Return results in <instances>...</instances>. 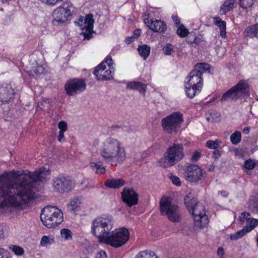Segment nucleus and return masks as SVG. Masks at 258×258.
I'll use <instances>...</instances> for the list:
<instances>
[{"label": "nucleus", "mask_w": 258, "mask_h": 258, "mask_svg": "<svg viewBox=\"0 0 258 258\" xmlns=\"http://www.w3.org/2000/svg\"><path fill=\"white\" fill-rule=\"evenodd\" d=\"M173 20L175 22V23L176 25H178L180 23L179 20L178 19V18L176 16H172Z\"/></svg>", "instance_id": "62"}, {"label": "nucleus", "mask_w": 258, "mask_h": 258, "mask_svg": "<svg viewBox=\"0 0 258 258\" xmlns=\"http://www.w3.org/2000/svg\"><path fill=\"white\" fill-rule=\"evenodd\" d=\"M221 143V142L218 140H216V141L210 140L207 142L206 146L210 149H216L219 148Z\"/></svg>", "instance_id": "38"}, {"label": "nucleus", "mask_w": 258, "mask_h": 258, "mask_svg": "<svg viewBox=\"0 0 258 258\" xmlns=\"http://www.w3.org/2000/svg\"><path fill=\"white\" fill-rule=\"evenodd\" d=\"M256 242H257V246H258V237H257V239H256Z\"/></svg>", "instance_id": "64"}, {"label": "nucleus", "mask_w": 258, "mask_h": 258, "mask_svg": "<svg viewBox=\"0 0 258 258\" xmlns=\"http://www.w3.org/2000/svg\"><path fill=\"white\" fill-rule=\"evenodd\" d=\"M0 258H11V256L8 250L0 248Z\"/></svg>", "instance_id": "46"}, {"label": "nucleus", "mask_w": 258, "mask_h": 258, "mask_svg": "<svg viewBox=\"0 0 258 258\" xmlns=\"http://www.w3.org/2000/svg\"><path fill=\"white\" fill-rule=\"evenodd\" d=\"M90 166L96 174H102L106 172V169L104 166L100 165L96 163L91 162Z\"/></svg>", "instance_id": "33"}, {"label": "nucleus", "mask_w": 258, "mask_h": 258, "mask_svg": "<svg viewBox=\"0 0 258 258\" xmlns=\"http://www.w3.org/2000/svg\"><path fill=\"white\" fill-rule=\"evenodd\" d=\"M74 180L69 176L59 174L53 179L54 188L60 193L69 192L74 187Z\"/></svg>", "instance_id": "14"}, {"label": "nucleus", "mask_w": 258, "mask_h": 258, "mask_svg": "<svg viewBox=\"0 0 258 258\" xmlns=\"http://www.w3.org/2000/svg\"><path fill=\"white\" fill-rule=\"evenodd\" d=\"M84 22V18L83 17H80L78 20V21L75 22L76 25H78L81 27H83Z\"/></svg>", "instance_id": "52"}, {"label": "nucleus", "mask_w": 258, "mask_h": 258, "mask_svg": "<svg viewBox=\"0 0 258 258\" xmlns=\"http://www.w3.org/2000/svg\"><path fill=\"white\" fill-rule=\"evenodd\" d=\"M100 154L106 163L112 166L121 164L126 157L123 144L112 138L107 139L103 143L100 149Z\"/></svg>", "instance_id": "2"}, {"label": "nucleus", "mask_w": 258, "mask_h": 258, "mask_svg": "<svg viewBox=\"0 0 258 258\" xmlns=\"http://www.w3.org/2000/svg\"><path fill=\"white\" fill-rule=\"evenodd\" d=\"M249 131H250V128L249 127H245L243 128V133L244 134L247 135L249 133Z\"/></svg>", "instance_id": "61"}, {"label": "nucleus", "mask_w": 258, "mask_h": 258, "mask_svg": "<svg viewBox=\"0 0 258 258\" xmlns=\"http://www.w3.org/2000/svg\"><path fill=\"white\" fill-rule=\"evenodd\" d=\"M15 91L10 84L0 82V103L6 104L14 98Z\"/></svg>", "instance_id": "17"}, {"label": "nucleus", "mask_w": 258, "mask_h": 258, "mask_svg": "<svg viewBox=\"0 0 258 258\" xmlns=\"http://www.w3.org/2000/svg\"><path fill=\"white\" fill-rule=\"evenodd\" d=\"M244 35L246 37H256L258 39V24L247 27L244 31Z\"/></svg>", "instance_id": "24"}, {"label": "nucleus", "mask_w": 258, "mask_h": 258, "mask_svg": "<svg viewBox=\"0 0 258 258\" xmlns=\"http://www.w3.org/2000/svg\"><path fill=\"white\" fill-rule=\"evenodd\" d=\"M75 8L70 2H66L56 9L53 12V20L52 23L54 25H57L66 22L69 17L71 16L75 12Z\"/></svg>", "instance_id": "10"}, {"label": "nucleus", "mask_w": 258, "mask_h": 258, "mask_svg": "<svg viewBox=\"0 0 258 258\" xmlns=\"http://www.w3.org/2000/svg\"><path fill=\"white\" fill-rule=\"evenodd\" d=\"M160 212L162 215L167 216L172 222H179L181 221V212L179 207L171 203L169 198L163 197L160 203Z\"/></svg>", "instance_id": "7"}, {"label": "nucleus", "mask_w": 258, "mask_h": 258, "mask_svg": "<svg viewBox=\"0 0 258 258\" xmlns=\"http://www.w3.org/2000/svg\"><path fill=\"white\" fill-rule=\"evenodd\" d=\"M135 258H158L155 252L152 251L144 250L139 252Z\"/></svg>", "instance_id": "35"}, {"label": "nucleus", "mask_w": 258, "mask_h": 258, "mask_svg": "<svg viewBox=\"0 0 258 258\" xmlns=\"http://www.w3.org/2000/svg\"><path fill=\"white\" fill-rule=\"evenodd\" d=\"M184 201V204L189 212H190L191 208L194 206L196 202H198L197 200L194 198V195L190 192L187 194L185 196Z\"/></svg>", "instance_id": "27"}, {"label": "nucleus", "mask_w": 258, "mask_h": 258, "mask_svg": "<svg viewBox=\"0 0 258 258\" xmlns=\"http://www.w3.org/2000/svg\"><path fill=\"white\" fill-rule=\"evenodd\" d=\"M184 156L182 145L174 144L167 149L164 157L159 160V165L164 168L173 166L181 160Z\"/></svg>", "instance_id": "5"}, {"label": "nucleus", "mask_w": 258, "mask_h": 258, "mask_svg": "<svg viewBox=\"0 0 258 258\" xmlns=\"http://www.w3.org/2000/svg\"><path fill=\"white\" fill-rule=\"evenodd\" d=\"M126 89L138 91L145 95L147 90V84L138 81L130 82L127 83Z\"/></svg>", "instance_id": "21"}, {"label": "nucleus", "mask_w": 258, "mask_h": 258, "mask_svg": "<svg viewBox=\"0 0 258 258\" xmlns=\"http://www.w3.org/2000/svg\"><path fill=\"white\" fill-rule=\"evenodd\" d=\"M80 201L78 198H74L72 199L68 205V210L70 211H73L76 209L80 205Z\"/></svg>", "instance_id": "36"}, {"label": "nucleus", "mask_w": 258, "mask_h": 258, "mask_svg": "<svg viewBox=\"0 0 258 258\" xmlns=\"http://www.w3.org/2000/svg\"><path fill=\"white\" fill-rule=\"evenodd\" d=\"M47 171L41 167L33 172L10 171L0 176V208L5 207L23 209L36 197L35 185L46 175Z\"/></svg>", "instance_id": "1"}, {"label": "nucleus", "mask_w": 258, "mask_h": 258, "mask_svg": "<svg viewBox=\"0 0 258 258\" xmlns=\"http://www.w3.org/2000/svg\"><path fill=\"white\" fill-rule=\"evenodd\" d=\"M86 84L82 79H74L67 82L64 86L67 94L74 96L80 93L86 89Z\"/></svg>", "instance_id": "15"}, {"label": "nucleus", "mask_w": 258, "mask_h": 258, "mask_svg": "<svg viewBox=\"0 0 258 258\" xmlns=\"http://www.w3.org/2000/svg\"><path fill=\"white\" fill-rule=\"evenodd\" d=\"M42 2L48 5L54 6L62 0H41Z\"/></svg>", "instance_id": "50"}, {"label": "nucleus", "mask_w": 258, "mask_h": 258, "mask_svg": "<svg viewBox=\"0 0 258 258\" xmlns=\"http://www.w3.org/2000/svg\"><path fill=\"white\" fill-rule=\"evenodd\" d=\"M128 238V230L122 228L112 231L111 234H109L103 242L117 248L123 245Z\"/></svg>", "instance_id": "12"}, {"label": "nucleus", "mask_w": 258, "mask_h": 258, "mask_svg": "<svg viewBox=\"0 0 258 258\" xmlns=\"http://www.w3.org/2000/svg\"><path fill=\"white\" fill-rule=\"evenodd\" d=\"M135 39H136L133 36L132 37H128L126 38L125 41L126 43L129 44L131 43L134 42L135 40Z\"/></svg>", "instance_id": "59"}, {"label": "nucleus", "mask_w": 258, "mask_h": 258, "mask_svg": "<svg viewBox=\"0 0 258 258\" xmlns=\"http://www.w3.org/2000/svg\"><path fill=\"white\" fill-rule=\"evenodd\" d=\"M88 33L83 32L82 34L83 35L84 38L86 39H90L92 37V35L91 33V31H88Z\"/></svg>", "instance_id": "57"}, {"label": "nucleus", "mask_w": 258, "mask_h": 258, "mask_svg": "<svg viewBox=\"0 0 258 258\" xmlns=\"http://www.w3.org/2000/svg\"><path fill=\"white\" fill-rule=\"evenodd\" d=\"M202 87H199L198 86H194L190 85L187 83H186L185 86V91L187 97L190 98H194L196 94L200 93Z\"/></svg>", "instance_id": "23"}, {"label": "nucleus", "mask_w": 258, "mask_h": 258, "mask_svg": "<svg viewBox=\"0 0 258 258\" xmlns=\"http://www.w3.org/2000/svg\"><path fill=\"white\" fill-rule=\"evenodd\" d=\"M114 69L112 59L110 56H107L104 61L99 64L93 71L97 79L99 81L109 80L113 78Z\"/></svg>", "instance_id": "9"}, {"label": "nucleus", "mask_w": 258, "mask_h": 258, "mask_svg": "<svg viewBox=\"0 0 258 258\" xmlns=\"http://www.w3.org/2000/svg\"><path fill=\"white\" fill-rule=\"evenodd\" d=\"M241 134L239 131H235L231 135L230 140L234 145L238 144L241 141Z\"/></svg>", "instance_id": "37"}, {"label": "nucleus", "mask_w": 258, "mask_h": 258, "mask_svg": "<svg viewBox=\"0 0 258 258\" xmlns=\"http://www.w3.org/2000/svg\"><path fill=\"white\" fill-rule=\"evenodd\" d=\"M94 20L93 19V15L89 14L86 15L84 19V26L82 28L83 30L86 29L87 31H92L93 30Z\"/></svg>", "instance_id": "26"}, {"label": "nucleus", "mask_w": 258, "mask_h": 258, "mask_svg": "<svg viewBox=\"0 0 258 258\" xmlns=\"http://www.w3.org/2000/svg\"><path fill=\"white\" fill-rule=\"evenodd\" d=\"M121 195L123 202L130 207L138 203V194L133 188H124Z\"/></svg>", "instance_id": "18"}, {"label": "nucleus", "mask_w": 258, "mask_h": 258, "mask_svg": "<svg viewBox=\"0 0 258 258\" xmlns=\"http://www.w3.org/2000/svg\"><path fill=\"white\" fill-rule=\"evenodd\" d=\"M170 179L174 184L177 186L180 185L181 182L179 177L176 176H171Z\"/></svg>", "instance_id": "51"}, {"label": "nucleus", "mask_w": 258, "mask_h": 258, "mask_svg": "<svg viewBox=\"0 0 258 258\" xmlns=\"http://www.w3.org/2000/svg\"><path fill=\"white\" fill-rule=\"evenodd\" d=\"M67 123L64 121H60L58 122V127L59 131L65 132L67 130Z\"/></svg>", "instance_id": "48"}, {"label": "nucleus", "mask_w": 258, "mask_h": 258, "mask_svg": "<svg viewBox=\"0 0 258 258\" xmlns=\"http://www.w3.org/2000/svg\"><path fill=\"white\" fill-rule=\"evenodd\" d=\"M221 155V152L219 150H215L213 151L212 154V158L216 160L219 158Z\"/></svg>", "instance_id": "53"}, {"label": "nucleus", "mask_w": 258, "mask_h": 258, "mask_svg": "<svg viewBox=\"0 0 258 258\" xmlns=\"http://www.w3.org/2000/svg\"><path fill=\"white\" fill-rule=\"evenodd\" d=\"M247 228H243L242 229L236 232L234 234L230 235V238L232 240H236L245 235L246 233L251 231V228L247 230Z\"/></svg>", "instance_id": "30"}, {"label": "nucleus", "mask_w": 258, "mask_h": 258, "mask_svg": "<svg viewBox=\"0 0 258 258\" xmlns=\"http://www.w3.org/2000/svg\"><path fill=\"white\" fill-rule=\"evenodd\" d=\"M141 35V30L136 29L134 31L133 36L136 39Z\"/></svg>", "instance_id": "58"}, {"label": "nucleus", "mask_w": 258, "mask_h": 258, "mask_svg": "<svg viewBox=\"0 0 258 258\" xmlns=\"http://www.w3.org/2000/svg\"><path fill=\"white\" fill-rule=\"evenodd\" d=\"M217 254L220 257V258H224V250L222 247H220L218 248Z\"/></svg>", "instance_id": "56"}, {"label": "nucleus", "mask_w": 258, "mask_h": 258, "mask_svg": "<svg viewBox=\"0 0 258 258\" xmlns=\"http://www.w3.org/2000/svg\"><path fill=\"white\" fill-rule=\"evenodd\" d=\"M36 109L38 110V109H41V108L39 106H37Z\"/></svg>", "instance_id": "63"}, {"label": "nucleus", "mask_w": 258, "mask_h": 258, "mask_svg": "<svg viewBox=\"0 0 258 258\" xmlns=\"http://www.w3.org/2000/svg\"><path fill=\"white\" fill-rule=\"evenodd\" d=\"M184 176L187 181L191 183H197L202 180L203 173L198 166L191 164L186 167Z\"/></svg>", "instance_id": "16"}, {"label": "nucleus", "mask_w": 258, "mask_h": 258, "mask_svg": "<svg viewBox=\"0 0 258 258\" xmlns=\"http://www.w3.org/2000/svg\"><path fill=\"white\" fill-rule=\"evenodd\" d=\"M61 237L65 240H70L72 238V232L68 229H62L60 231Z\"/></svg>", "instance_id": "42"}, {"label": "nucleus", "mask_w": 258, "mask_h": 258, "mask_svg": "<svg viewBox=\"0 0 258 258\" xmlns=\"http://www.w3.org/2000/svg\"><path fill=\"white\" fill-rule=\"evenodd\" d=\"M235 0H226L221 7L220 11L222 14H225L229 12L234 5Z\"/></svg>", "instance_id": "31"}, {"label": "nucleus", "mask_w": 258, "mask_h": 258, "mask_svg": "<svg viewBox=\"0 0 258 258\" xmlns=\"http://www.w3.org/2000/svg\"><path fill=\"white\" fill-rule=\"evenodd\" d=\"M95 258H107L106 253L104 251L101 250L96 254Z\"/></svg>", "instance_id": "54"}, {"label": "nucleus", "mask_w": 258, "mask_h": 258, "mask_svg": "<svg viewBox=\"0 0 258 258\" xmlns=\"http://www.w3.org/2000/svg\"><path fill=\"white\" fill-rule=\"evenodd\" d=\"M12 250L16 254L19 255H22L24 252L23 248L19 246L14 245L12 248Z\"/></svg>", "instance_id": "47"}, {"label": "nucleus", "mask_w": 258, "mask_h": 258, "mask_svg": "<svg viewBox=\"0 0 258 258\" xmlns=\"http://www.w3.org/2000/svg\"><path fill=\"white\" fill-rule=\"evenodd\" d=\"M40 219L47 228H54L62 222L63 213L55 206H46L41 211Z\"/></svg>", "instance_id": "4"}, {"label": "nucleus", "mask_w": 258, "mask_h": 258, "mask_svg": "<svg viewBox=\"0 0 258 258\" xmlns=\"http://www.w3.org/2000/svg\"><path fill=\"white\" fill-rule=\"evenodd\" d=\"M255 163L251 159L247 160L244 162V167L247 169L251 170L255 167Z\"/></svg>", "instance_id": "45"}, {"label": "nucleus", "mask_w": 258, "mask_h": 258, "mask_svg": "<svg viewBox=\"0 0 258 258\" xmlns=\"http://www.w3.org/2000/svg\"><path fill=\"white\" fill-rule=\"evenodd\" d=\"M44 68L42 66L36 64V66L32 67L31 69H28L27 72L30 76L37 78L39 75L43 73Z\"/></svg>", "instance_id": "25"}, {"label": "nucleus", "mask_w": 258, "mask_h": 258, "mask_svg": "<svg viewBox=\"0 0 258 258\" xmlns=\"http://www.w3.org/2000/svg\"><path fill=\"white\" fill-rule=\"evenodd\" d=\"M145 23L147 24L151 30L156 32L163 33L166 30V25L165 22L161 20H151L147 19L145 20Z\"/></svg>", "instance_id": "20"}, {"label": "nucleus", "mask_w": 258, "mask_h": 258, "mask_svg": "<svg viewBox=\"0 0 258 258\" xmlns=\"http://www.w3.org/2000/svg\"><path fill=\"white\" fill-rule=\"evenodd\" d=\"M249 91V85L245 81L241 80L222 95L221 102L236 101L241 97L248 96Z\"/></svg>", "instance_id": "6"}, {"label": "nucleus", "mask_w": 258, "mask_h": 258, "mask_svg": "<svg viewBox=\"0 0 258 258\" xmlns=\"http://www.w3.org/2000/svg\"><path fill=\"white\" fill-rule=\"evenodd\" d=\"M221 195L224 197H227L229 194L228 192L226 190L221 191Z\"/></svg>", "instance_id": "60"}, {"label": "nucleus", "mask_w": 258, "mask_h": 258, "mask_svg": "<svg viewBox=\"0 0 258 258\" xmlns=\"http://www.w3.org/2000/svg\"><path fill=\"white\" fill-rule=\"evenodd\" d=\"M220 113L216 110H211L208 113V115L206 117V119L208 121L217 122L219 120Z\"/></svg>", "instance_id": "34"}, {"label": "nucleus", "mask_w": 258, "mask_h": 258, "mask_svg": "<svg viewBox=\"0 0 258 258\" xmlns=\"http://www.w3.org/2000/svg\"><path fill=\"white\" fill-rule=\"evenodd\" d=\"M255 2V0H240L239 5L243 9L250 8Z\"/></svg>", "instance_id": "39"}, {"label": "nucleus", "mask_w": 258, "mask_h": 258, "mask_svg": "<svg viewBox=\"0 0 258 258\" xmlns=\"http://www.w3.org/2000/svg\"><path fill=\"white\" fill-rule=\"evenodd\" d=\"M114 220L109 215H103L95 218L92 223V232L103 242L113 228Z\"/></svg>", "instance_id": "3"}, {"label": "nucleus", "mask_w": 258, "mask_h": 258, "mask_svg": "<svg viewBox=\"0 0 258 258\" xmlns=\"http://www.w3.org/2000/svg\"><path fill=\"white\" fill-rule=\"evenodd\" d=\"M177 33L180 37H185L188 34V30L182 24L178 28Z\"/></svg>", "instance_id": "40"}, {"label": "nucleus", "mask_w": 258, "mask_h": 258, "mask_svg": "<svg viewBox=\"0 0 258 258\" xmlns=\"http://www.w3.org/2000/svg\"><path fill=\"white\" fill-rule=\"evenodd\" d=\"M210 65L206 63H198L195 66V69L190 72L188 76L186 78V83L194 86L203 87L202 74L209 70Z\"/></svg>", "instance_id": "11"}, {"label": "nucleus", "mask_w": 258, "mask_h": 258, "mask_svg": "<svg viewBox=\"0 0 258 258\" xmlns=\"http://www.w3.org/2000/svg\"><path fill=\"white\" fill-rule=\"evenodd\" d=\"M138 52L139 54L146 59L149 55L150 52V47L147 45H144L139 46Z\"/></svg>", "instance_id": "32"}, {"label": "nucleus", "mask_w": 258, "mask_h": 258, "mask_svg": "<svg viewBox=\"0 0 258 258\" xmlns=\"http://www.w3.org/2000/svg\"><path fill=\"white\" fill-rule=\"evenodd\" d=\"M190 213L194 218L195 225L197 227L203 228L208 224L209 219L206 215L205 207L202 203L196 202L191 208Z\"/></svg>", "instance_id": "13"}, {"label": "nucleus", "mask_w": 258, "mask_h": 258, "mask_svg": "<svg viewBox=\"0 0 258 258\" xmlns=\"http://www.w3.org/2000/svg\"><path fill=\"white\" fill-rule=\"evenodd\" d=\"M57 140L60 142H63L64 141V132L59 131Z\"/></svg>", "instance_id": "55"}, {"label": "nucleus", "mask_w": 258, "mask_h": 258, "mask_svg": "<svg viewBox=\"0 0 258 258\" xmlns=\"http://www.w3.org/2000/svg\"><path fill=\"white\" fill-rule=\"evenodd\" d=\"M215 50L217 55L219 57H223L226 53V48L225 47L222 46H217L215 47Z\"/></svg>", "instance_id": "43"}, {"label": "nucleus", "mask_w": 258, "mask_h": 258, "mask_svg": "<svg viewBox=\"0 0 258 258\" xmlns=\"http://www.w3.org/2000/svg\"><path fill=\"white\" fill-rule=\"evenodd\" d=\"M239 221L242 225L246 224L243 228H247V230L251 228L252 230L258 225V220L251 218L250 213L246 212H244L240 214Z\"/></svg>", "instance_id": "19"}, {"label": "nucleus", "mask_w": 258, "mask_h": 258, "mask_svg": "<svg viewBox=\"0 0 258 258\" xmlns=\"http://www.w3.org/2000/svg\"><path fill=\"white\" fill-rule=\"evenodd\" d=\"M201 155V152L198 151H195L191 157V160L193 162L197 161Z\"/></svg>", "instance_id": "49"}, {"label": "nucleus", "mask_w": 258, "mask_h": 258, "mask_svg": "<svg viewBox=\"0 0 258 258\" xmlns=\"http://www.w3.org/2000/svg\"><path fill=\"white\" fill-rule=\"evenodd\" d=\"M163 53L165 55H170L173 51V46L170 43L166 44L162 49Z\"/></svg>", "instance_id": "44"}, {"label": "nucleus", "mask_w": 258, "mask_h": 258, "mask_svg": "<svg viewBox=\"0 0 258 258\" xmlns=\"http://www.w3.org/2000/svg\"><path fill=\"white\" fill-rule=\"evenodd\" d=\"M125 183V181L121 178H110L106 180L105 185L111 188H119L123 186Z\"/></svg>", "instance_id": "22"}, {"label": "nucleus", "mask_w": 258, "mask_h": 258, "mask_svg": "<svg viewBox=\"0 0 258 258\" xmlns=\"http://www.w3.org/2000/svg\"><path fill=\"white\" fill-rule=\"evenodd\" d=\"M183 121L182 114L180 112H176L162 118L161 124L163 131L165 133L172 134L178 132Z\"/></svg>", "instance_id": "8"}, {"label": "nucleus", "mask_w": 258, "mask_h": 258, "mask_svg": "<svg viewBox=\"0 0 258 258\" xmlns=\"http://www.w3.org/2000/svg\"><path fill=\"white\" fill-rule=\"evenodd\" d=\"M54 242V239L50 236H43L41 238L40 244L42 246H45L47 244H51Z\"/></svg>", "instance_id": "41"}, {"label": "nucleus", "mask_w": 258, "mask_h": 258, "mask_svg": "<svg viewBox=\"0 0 258 258\" xmlns=\"http://www.w3.org/2000/svg\"><path fill=\"white\" fill-rule=\"evenodd\" d=\"M214 24L219 28L221 37L225 38L226 36V22L218 17L215 18Z\"/></svg>", "instance_id": "28"}, {"label": "nucleus", "mask_w": 258, "mask_h": 258, "mask_svg": "<svg viewBox=\"0 0 258 258\" xmlns=\"http://www.w3.org/2000/svg\"><path fill=\"white\" fill-rule=\"evenodd\" d=\"M248 207L253 213H258V195L250 199Z\"/></svg>", "instance_id": "29"}]
</instances>
